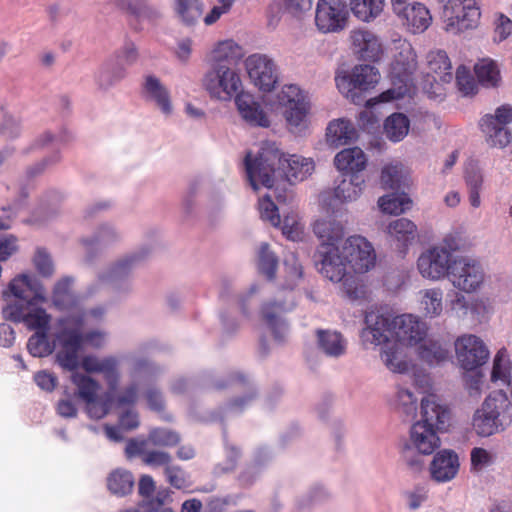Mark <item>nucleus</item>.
<instances>
[{
    "label": "nucleus",
    "mask_w": 512,
    "mask_h": 512,
    "mask_svg": "<svg viewBox=\"0 0 512 512\" xmlns=\"http://www.w3.org/2000/svg\"><path fill=\"white\" fill-rule=\"evenodd\" d=\"M6 306L2 314L6 320L24 323L36 332L29 338L27 349L34 357H45L53 352L54 345L48 340L47 331L51 316L39 303L47 301L46 292L40 281L33 276L22 274L11 280L3 291Z\"/></svg>",
    "instance_id": "1"
},
{
    "label": "nucleus",
    "mask_w": 512,
    "mask_h": 512,
    "mask_svg": "<svg viewBox=\"0 0 512 512\" xmlns=\"http://www.w3.org/2000/svg\"><path fill=\"white\" fill-rule=\"evenodd\" d=\"M245 169L250 185L258 190L260 186L272 188L278 176L290 183L303 181L314 171V162L299 155L286 157L275 143L264 142L254 158L250 152L246 155Z\"/></svg>",
    "instance_id": "2"
},
{
    "label": "nucleus",
    "mask_w": 512,
    "mask_h": 512,
    "mask_svg": "<svg viewBox=\"0 0 512 512\" xmlns=\"http://www.w3.org/2000/svg\"><path fill=\"white\" fill-rule=\"evenodd\" d=\"M511 423L512 403L503 391L491 393L472 417V427L482 437L503 432Z\"/></svg>",
    "instance_id": "3"
},
{
    "label": "nucleus",
    "mask_w": 512,
    "mask_h": 512,
    "mask_svg": "<svg viewBox=\"0 0 512 512\" xmlns=\"http://www.w3.org/2000/svg\"><path fill=\"white\" fill-rule=\"evenodd\" d=\"M278 102L290 131L302 132L307 126L310 109L307 93L296 84H286L278 94Z\"/></svg>",
    "instance_id": "4"
},
{
    "label": "nucleus",
    "mask_w": 512,
    "mask_h": 512,
    "mask_svg": "<svg viewBox=\"0 0 512 512\" xmlns=\"http://www.w3.org/2000/svg\"><path fill=\"white\" fill-rule=\"evenodd\" d=\"M442 5L445 29L450 33H460L477 26L480 9L475 0H436Z\"/></svg>",
    "instance_id": "5"
},
{
    "label": "nucleus",
    "mask_w": 512,
    "mask_h": 512,
    "mask_svg": "<svg viewBox=\"0 0 512 512\" xmlns=\"http://www.w3.org/2000/svg\"><path fill=\"white\" fill-rule=\"evenodd\" d=\"M142 257L137 253L126 255L99 272L95 282L88 287V294L92 295L104 286H108L116 292L130 291L129 274Z\"/></svg>",
    "instance_id": "6"
},
{
    "label": "nucleus",
    "mask_w": 512,
    "mask_h": 512,
    "mask_svg": "<svg viewBox=\"0 0 512 512\" xmlns=\"http://www.w3.org/2000/svg\"><path fill=\"white\" fill-rule=\"evenodd\" d=\"M450 282L460 291L472 293L480 289L485 280V272L476 259L456 256L450 271Z\"/></svg>",
    "instance_id": "7"
},
{
    "label": "nucleus",
    "mask_w": 512,
    "mask_h": 512,
    "mask_svg": "<svg viewBox=\"0 0 512 512\" xmlns=\"http://www.w3.org/2000/svg\"><path fill=\"white\" fill-rule=\"evenodd\" d=\"M360 341L366 349L385 348L394 342L391 317L376 311L366 312L364 327L360 332Z\"/></svg>",
    "instance_id": "8"
},
{
    "label": "nucleus",
    "mask_w": 512,
    "mask_h": 512,
    "mask_svg": "<svg viewBox=\"0 0 512 512\" xmlns=\"http://www.w3.org/2000/svg\"><path fill=\"white\" fill-rule=\"evenodd\" d=\"M456 256L447 254L441 247L434 245L423 251L417 260L420 275L431 281L450 277L452 263Z\"/></svg>",
    "instance_id": "9"
},
{
    "label": "nucleus",
    "mask_w": 512,
    "mask_h": 512,
    "mask_svg": "<svg viewBox=\"0 0 512 512\" xmlns=\"http://www.w3.org/2000/svg\"><path fill=\"white\" fill-rule=\"evenodd\" d=\"M342 254L347 265L355 273H366L376 263V253L372 244L359 235L350 236L342 245Z\"/></svg>",
    "instance_id": "10"
},
{
    "label": "nucleus",
    "mask_w": 512,
    "mask_h": 512,
    "mask_svg": "<svg viewBox=\"0 0 512 512\" xmlns=\"http://www.w3.org/2000/svg\"><path fill=\"white\" fill-rule=\"evenodd\" d=\"M206 90L219 100H230L241 87L238 73L230 66H216L204 79Z\"/></svg>",
    "instance_id": "11"
},
{
    "label": "nucleus",
    "mask_w": 512,
    "mask_h": 512,
    "mask_svg": "<svg viewBox=\"0 0 512 512\" xmlns=\"http://www.w3.org/2000/svg\"><path fill=\"white\" fill-rule=\"evenodd\" d=\"M455 351L460 366L472 371L484 365L490 352L483 340L472 334H465L455 341Z\"/></svg>",
    "instance_id": "12"
},
{
    "label": "nucleus",
    "mask_w": 512,
    "mask_h": 512,
    "mask_svg": "<svg viewBox=\"0 0 512 512\" xmlns=\"http://www.w3.org/2000/svg\"><path fill=\"white\" fill-rule=\"evenodd\" d=\"M380 79L376 66H354L351 71L339 70L335 77L338 90L349 96L355 89L373 88Z\"/></svg>",
    "instance_id": "13"
},
{
    "label": "nucleus",
    "mask_w": 512,
    "mask_h": 512,
    "mask_svg": "<svg viewBox=\"0 0 512 512\" xmlns=\"http://www.w3.org/2000/svg\"><path fill=\"white\" fill-rule=\"evenodd\" d=\"M348 17L345 0H319L316 6L315 24L323 33L344 29Z\"/></svg>",
    "instance_id": "14"
},
{
    "label": "nucleus",
    "mask_w": 512,
    "mask_h": 512,
    "mask_svg": "<svg viewBox=\"0 0 512 512\" xmlns=\"http://www.w3.org/2000/svg\"><path fill=\"white\" fill-rule=\"evenodd\" d=\"M319 272L331 282L339 283L347 274V262L338 246L320 244L315 253Z\"/></svg>",
    "instance_id": "15"
},
{
    "label": "nucleus",
    "mask_w": 512,
    "mask_h": 512,
    "mask_svg": "<svg viewBox=\"0 0 512 512\" xmlns=\"http://www.w3.org/2000/svg\"><path fill=\"white\" fill-rule=\"evenodd\" d=\"M61 331L57 335L59 350L56 354L57 363L65 370L74 371L79 365L81 347L80 336L71 330L65 318L61 319Z\"/></svg>",
    "instance_id": "16"
},
{
    "label": "nucleus",
    "mask_w": 512,
    "mask_h": 512,
    "mask_svg": "<svg viewBox=\"0 0 512 512\" xmlns=\"http://www.w3.org/2000/svg\"><path fill=\"white\" fill-rule=\"evenodd\" d=\"M391 325L393 326L394 341L400 344L415 346L424 340L427 335L426 323L412 314L391 317Z\"/></svg>",
    "instance_id": "17"
},
{
    "label": "nucleus",
    "mask_w": 512,
    "mask_h": 512,
    "mask_svg": "<svg viewBox=\"0 0 512 512\" xmlns=\"http://www.w3.org/2000/svg\"><path fill=\"white\" fill-rule=\"evenodd\" d=\"M142 99L154 105L164 116H171L174 108L168 87L154 74L143 76L141 83Z\"/></svg>",
    "instance_id": "18"
},
{
    "label": "nucleus",
    "mask_w": 512,
    "mask_h": 512,
    "mask_svg": "<svg viewBox=\"0 0 512 512\" xmlns=\"http://www.w3.org/2000/svg\"><path fill=\"white\" fill-rule=\"evenodd\" d=\"M82 368L87 373L101 374L111 392H114L121 380L120 359L113 355L98 357L87 355L82 359Z\"/></svg>",
    "instance_id": "19"
},
{
    "label": "nucleus",
    "mask_w": 512,
    "mask_h": 512,
    "mask_svg": "<svg viewBox=\"0 0 512 512\" xmlns=\"http://www.w3.org/2000/svg\"><path fill=\"white\" fill-rule=\"evenodd\" d=\"M351 44L354 54L359 60L375 64L383 56V47L379 38L368 30H354L351 32Z\"/></svg>",
    "instance_id": "20"
},
{
    "label": "nucleus",
    "mask_w": 512,
    "mask_h": 512,
    "mask_svg": "<svg viewBox=\"0 0 512 512\" xmlns=\"http://www.w3.org/2000/svg\"><path fill=\"white\" fill-rule=\"evenodd\" d=\"M294 306L295 303L291 299L289 302H269L262 307V318L271 329L274 340L279 344L284 343L289 335V326L281 314L291 310Z\"/></svg>",
    "instance_id": "21"
},
{
    "label": "nucleus",
    "mask_w": 512,
    "mask_h": 512,
    "mask_svg": "<svg viewBox=\"0 0 512 512\" xmlns=\"http://www.w3.org/2000/svg\"><path fill=\"white\" fill-rule=\"evenodd\" d=\"M235 104L242 119L251 126L267 128L270 118L262 103L252 94L241 92L235 97Z\"/></svg>",
    "instance_id": "22"
},
{
    "label": "nucleus",
    "mask_w": 512,
    "mask_h": 512,
    "mask_svg": "<svg viewBox=\"0 0 512 512\" xmlns=\"http://www.w3.org/2000/svg\"><path fill=\"white\" fill-rule=\"evenodd\" d=\"M450 421V411L434 394L421 399V420L438 430H445Z\"/></svg>",
    "instance_id": "23"
},
{
    "label": "nucleus",
    "mask_w": 512,
    "mask_h": 512,
    "mask_svg": "<svg viewBox=\"0 0 512 512\" xmlns=\"http://www.w3.org/2000/svg\"><path fill=\"white\" fill-rule=\"evenodd\" d=\"M431 478L438 483L449 482L455 478L459 470V459L452 450H441L430 464Z\"/></svg>",
    "instance_id": "24"
},
{
    "label": "nucleus",
    "mask_w": 512,
    "mask_h": 512,
    "mask_svg": "<svg viewBox=\"0 0 512 512\" xmlns=\"http://www.w3.org/2000/svg\"><path fill=\"white\" fill-rule=\"evenodd\" d=\"M440 430L422 422H415L410 428V443L423 455L432 454L440 446Z\"/></svg>",
    "instance_id": "25"
},
{
    "label": "nucleus",
    "mask_w": 512,
    "mask_h": 512,
    "mask_svg": "<svg viewBox=\"0 0 512 512\" xmlns=\"http://www.w3.org/2000/svg\"><path fill=\"white\" fill-rule=\"evenodd\" d=\"M380 359L390 372L396 374H407L415 366L401 344L396 341L381 348Z\"/></svg>",
    "instance_id": "26"
},
{
    "label": "nucleus",
    "mask_w": 512,
    "mask_h": 512,
    "mask_svg": "<svg viewBox=\"0 0 512 512\" xmlns=\"http://www.w3.org/2000/svg\"><path fill=\"white\" fill-rule=\"evenodd\" d=\"M404 67L405 66H392V87L380 95L382 102L400 99L414 92L416 83L406 72H403Z\"/></svg>",
    "instance_id": "27"
},
{
    "label": "nucleus",
    "mask_w": 512,
    "mask_h": 512,
    "mask_svg": "<svg viewBox=\"0 0 512 512\" xmlns=\"http://www.w3.org/2000/svg\"><path fill=\"white\" fill-rule=\"evenodd\" d=\"M402 24L414 33L424 32L431 24L432 17L430 11L422 3L414 2L403 13L397 15Z\"/></svg>",
    "instance_id": "28"
},
{
    "label": "nucleus",
    "mask_w": 512,
    "mask_h": 512,
    "mask_svg": "<svg viewBox=\"0 0 512 512\" xmlns=\"http://www.w3.org/2000/svg\"><path fill=\"white\" fill-rule=\"evenodd\" d=\"M416 346L418 359L430 367L441 365L449 358L448 347L438 340L424 338Z\"/></svg>",
    "instance_id": "29"
},
{
    "label": "nucleus",
    "mask_w": 512,
    "mask_h": 512,
    "mask_svg": "<svg viewBox=\"0 0 512 512\" xmlns=\"http://www.w3.org/2000/svg\"><path fill=\"white\" fill-rule=\"evenodd\" d=\"M120 233L110 224L100 225L94 234L90 237H83L80 242L86 249L88 256L87 262L92 261L91 252L105 248L120 239Z\"/></svg>",
    "instance_id": "30"
},
{
    "label": "nucleus",
    "mask_w": 512,
    "mask_h": 512,
    "mask_svg": "<svg viewBox=\"0 0 512 512\" xmlns=\"http://www.w3.org/2000/svg\"><path fill=\"white\" fill-rule=\"evenodd\" d=\"M367 158L358 147L346 148L336 154L334 164L343 174H359L366 167Z\"/></svg>",
    "instance_id": "31"
},
{
    "label": "nucleus",
    "mask_w": 512,
    "mask_h": 512,
    "mask_svg": "<svg viewBox=\"0 0 512 512\" xmlns=\"http://www.w3.org/2000/svg\"><path fill=\"white\" fill-rule=\"evenodd\" d=\"M387 232L396 242L397 249L404 253L417 237V226L407 218H399L389 223Z\"/></svg>",
    "instance_id": "32"
},
{
    "label": "nucleus",
    "mask_w": 512,
    "mask_h": 512,
    "mask_svg": "<svg viewBox=\"0 0 512 512\" xmlns=\"http://www.w3.org/2000/svg\"><path fill=\"white\" fill-rule=\"evenodd\" d=\"M85 314H81L78 316L75 315H67L65 316V320L67 324L71 325V330L77 333L81 338V347L84 345L91 346L93 348H102L107 339V334L103 330L95 329L85 332L84 318Z\"/></svg>",
    "instance_id": "33"
},
{
    "label": "nucleus",
    "mask_w": 512,
    "mask_h": 512,
    "mask_svg": "<svg viewBox=\"0 0 512 512\" xmlns=\"http://www.w3.org/2000/svg\"><path fill=\"white\" fill-rule=\"evenodd\" d=\"M315 235L321 240V244L333 245L336 244L344 236L343 225L332 218H321L315 221L313 225Z\"/></svg>",
    "instance_id": "34"
},
{
    "label": "nucleus",
    "mask_w": 512,
    "mask_h": 512,
    "mask_svg": "<svg viewBox=\"0 0 512 512\" xmlns=\"http://www.w3.org/2000/svg\"><path fill=\"white\" fill-rule=\"evenodd\" d=\"M74 283V278L65 276L59 279L52 291V302L59 310L74 311L77 306L75 297L71 290Z\"/></svg>",
    "instance_id": "35"
},
{
    "label": "nucleus",
    "mask_w": 512,
    "mask_h": 512,
    "mask_svg": "<svg viewBox=\"0 0 512 512\" xmlns=\"http://www.w3.org/2000/svg\"><path fill=\"white\" fill-rule=\"evenodd\" d=\"M391 406L401 417L412 420L417 414L418 399L411 390L398 386Z\"/></svg>",
    "instance_id": "36"
},
{
    "label": "nucleus",
    "mask_w": 512,
    "mask_h": 512,
    "mask_svg": "<svg viewBox=\"0 0 512 512\" xmlns=\"http://www.w3.org/2000/svg\"><path fill=\"white\" fill-rule=\"evenodd\" d=\"M356 136L357 132L353 123L346 119L334 120L327 127V141L334 147L345 145Z\"/></svg>",
    "instance_id": "37"
},
{
    "label": "nucleus",
    "mask_w": 512,
    "mask_h": 512,
    "mask_svg": "<svg viewBox=\"0 0 512 512\" xmlns=\"http://www.w3.org/2000/svg\"><path fill=\"white\" fill-rule=\"evenodd\" d=\"M365 179L360 174H343L342 180L335 187V197L343 202L355 201L362 194Z\"/></svg>",
    "instance_id": "38"
},
{
    "label": "nucleus",
    "mask_w": 512,
    "mask_h": 512,
    "mask_svg": "<svg viewBox=\"0 0 512 512\" xmlns=\"http://www.w3.org/2000/svg\"><path fill=\"white\" fill-rule=\"evenodd\" d=\"M419 307L424 316L436 318L443 311V290L439 287L427 288L419 291Z\"/></svg>",
    "instance_id": "39"
},
{
    "label": "nucleus",
    "mask_w": 512,
    "mask_h": 512,
    "mask_svg": "<svg viewBox=\"0 0 512 512\" xmlns=\"http://www.w3.org/2000/svg\"><path fill=\"white\" fill-rule=\"evenodd\" d=\"M244 56V48L234 40L219 42L212 50L211 54L215 64H238Z\"/></svg>",
    "instance_id": "40"
},
{
    "label": "nucleus",
    "mask_w": 512,
    "mask_h": 512,
    "mask_svg": "<svg viewBox=\"0 0 512 512\" xmlns=\"http://www.w3.org/2000/svg\"><path fill=\"white\" fill-rule=\"evenodd\" d=\"M248 76L259 90L270 92L279 82L276 66H248Z\"/></svg>",
    "instance_id": "41"
},
{
    "label": "nucleus",
    "mask_w": 512,
    "mask_h": 512,
    "mask_svg": "<svg viewBox=\"0 0 512 512\" xmlns=\"http://www.w3.org/2000/svg\"><path fill=\"white\" fill-rule=\"evenodd\" d=\"M318 346L329 357H340L345 354L346 340L341 333L331 330L317 331Z\"/></svg>",
    "instance_id": "42"
},
{
    "label": "nucleus",
    "mask_w": 512,
    "mask_h": 512,
    "mask_svg": "<svg viewBox=\"0 0 512 512\" xmlns=\"http://www.w3.org/2000/svg\"><path fill=\"white\" fill-rule=\"evenodd\" d=\"M480 126L490 146L504 148L510 143V130L501 125L493 126V119L491 117H483Z\"/></svg>",
    "instance_id": "43"
},
{
    "label": "nucleus",
    "mask_w": 512,
    "mask_h": 512,
    "mask_svg": "<svg viewBox=\"0 0 512 512\" xmlns=\"http://www.w3.org/2000/svg\"><path fill=\"white\" fill-rule=\"evenodd\" d=\"M456 87L462 96H474L478 93L479 81L476 68L472 66H457L455 72Z\"/></svg>",
    "instance_id": "44"
},
{
    "label": "nucleus",
    "mask_w": 512,
    "mask_h": 512,
    "mask_svg": "<svg viewBox=\"0 0 512 512\" xmlns=\"http://www.w3.org/2000/svg\"><path fill=\"white\" fill-rule=\"evenodd\" d=\"M109 491L116 496L129 494L134 486V477L131 472L125 469H116L107 478Z\"/></svg>",
    "instance_id": "45"
},
{
    "label": "nucleus",
    "mask_w": 512,
    "mask_h": 512,
    "mask_svg": "<svg viewBox=\"0 0 512 512\" xmlns=\"http://www.w3.org/2000/svg\"><path fill=\"white\" fill-rule=\"evenodd\" d=\"M511 362L505 348L500 349L494 357L491 371V381L497 385H506L512 382Z\"/></svg>",
    "instance_id": "46"
},
{
    "label": "nucleus",
    "mask_w": 512,
    "mask_h": 512,
    "mask_svg": "<svg viewBox=\"0 0 512 512\" xmlns=\"http://www.w3.org/2000/svg\"><path fill=\"white\" fill-rule=\"evenodd\" d=\"M412 201L406 193H391L379 198L378 206L382 212L399 215L411 208Z\"/></svg>",
    "instance_id": "47"
},
{
    "label": "nucleus",
    "mask_w": 512,
    "mask_h": 512,
    "mask_svg": "<svg viewBox=\"0 0 512 512\" xmlns=\"http://www.w3.org/2000/svg\"><path fill=\"white\" fill-rule=\"evenodd\" d=\"M385 0H350L351 11L361 21L368 22L383 11Z\"/></svg>",
    "instance_id": "48"
},
{
    "label": "nucleus",
    "mask_w": 512,
    "mask_h": 512,
    "mask_svg": "<svg viewBox=\"0 0 512 512\" xmlns=\"http://www.w3.org/2000/svg\"><path fill=\"white\" fill-rule=\"evenodd\" d=\"M410 121L402 113H394L389 116L384 124L385 134L393 142H399L408 134Z\"/></svg>",
    "instance_id": "49"
},
{
    "label": "nucleus",
    "mask_w": 512,
    "mask_h": 512,
    "mask_svg": "<svg viewBox=\"0 0 512 512\" xmlns=\"http://www.w3.org/2000/svg\"><path fill=\"white\" fill-rule=\"evenodd\" d=\"M73 384L77 388V395L84 402H91L100 389V384L88 375L74 372L71 376Z\"/></svg>",
    "instance_id": "50"
},
{
    "label": "nucleus",
    "mask_w": 512,
    "mask_h": 512,
    "mask_svg": "<svg viewBox=\"0 0 512 512\" xmlns=\"http://www.w3.org/2000/svg\"><path fill=\"white\" fill-rule=\"evenodd\" d=\"M175 11L184 24L191 26L202 15V2L200 0H175Z\"/></svg>",
    "instance_id": "51"
},
{
    "label": "nucleus",
    "mask_w": 512,
    "mask_h": 512,
    "mask_svg": "<svg viewBox=\"0 0 512 512\" xmlns=\"http://www.w3.org/2000/svg\"><path fill=\"white\" fill-rule=\"evenodd\" d=\"M405 167L402 163L395 161L383 167L381 183L385 188L399 189L404 181Z\"/></svg>",
    "instance_id": "52"
},
{
    "label": "nucleus",
    "mask_w": 512,
    "mask_h": 512,
    "mask_svg": "<svg viewBox=\"0 0 512 512\" xmlns=\"http://www.w3.org/2000/svg\"><path fill=\"white\" fill-rule=\"evenodd\" d=\"M391 64H416V53L411 43L405 39L394 40L390 47Z\"/></svg>",
    "instance_id": "53"
},
{
    "label": "nucleus",
    "mask_w": 512,
    "mask_h": 512,
    "mask_svg": "<svg viewBox=\"0 0 512 512\" xmlns=\"http://www.w3.org/2000/svg\"><path fill=\"white\" fill-rule=\"evenodd\" d=\"M258 267L269 280L275 277L278 267V258L267 243H262L258 251Z\"/></svg>",
    "instance_id": "54"
},
{
    "label": "nucleus",
    "mask_w": 512,
    "mask_h": 512,
    "mask_svg": "<svg viewBox=\"0 0 512 512\" xmlns=\"http://www.w3.org/2000/svg\"><path fill=\"white\" fill-rule=\"evenodd\" d=\"M269 454L266 451H259L254 462L248 465L239 475V482L242 486L252 485L260 476L264 462L268 460Z\"/></svg>",
    "instance_id": "55"
},
{
    "label": "nucleus",
    "mask_w": 512,
    "mask_h": 512,
    "mask_svg": "<svg viewBox=\"0 0 512 512\" xmlns=\"http://www.w3.org/2000/svg\"><path fill=\"white\" fill-rule=\"evenodd\" d=\"M476 68L479 85L485 88H497L502 78L498 66H472Z\"/></svg>",
    "instance_id": "56"
},
{
    "label": "nucleus",
    "mask_w": 512,
    "mask_h": 512,
    "mask_svg": "<svg viewBox=\"0 0 512 512\" xmlns=\"http://www.w3.org/2000/svg\"><path fill=\"white\" fill-rule=\"evenodd\" d=\"M148 440L155 446L171 447L177 445L181 438L176 431L167 428H154L149 432Z\"/></svg>",
    "instance_id": "57"
},
{
    "label": "nucleus",
    "mask_w": 512,
    "mask_h": 512,
    "mask_svg": "<svg viewBox=\"0 0 512 512\" xmlns=\"http://www.w3.org/2000/svg\"><path fill=\"white\" fill-rule=\"evenodd\" d=\"M125 77L122 66H104L98 72L97 81L101 88L108 89Z\"/></svg>",
    "instance_id": "58"
},
{
    "label": "nucleus",
    "mask_w": 512,
    "mask_h": 512,
    "mask_svg": "<svg viewBox=\"0 0 512 512\" xmlns=\"http://www.w3.org/2000/svg\"><path fill=\"white\" fill-rule=\"evenodd\" d=\"M284 267L287 274V288L293 289L298 280L302 278L303 268L295 253L290 252L284 258Z\"/></svg>",
    "instance_id": "59"
},
{
    "label": "nucleus",
    "mask_w": 512,
    "mask_h": 512,
    "mask_svg": "<svg viewBox=\"0 0 512 512\" xmlns=\"http://www.w3.org/2000/svg\"><path fill=\"white\" fill-rule=\"evenodd\" d=\"M259 212L261 219L268 221L272 226L278 227L281 225L278 208L268 196L259 200Z\"/></svg>",
    "instance_id": "60"
},
{
    "label": "nucleus",
    "mask_w": 512,
    "mask_h": 512,
    "mask_svg": "<svg viewBox=\"0 0 512 512\" xmlns=\"http://www.w3.org/2000/svg\"><path fill=\"white\" fill-rule=\"evenodd\" d=\"M327 492L321 486L313 487L306 494L296 500V508L299 512L304 511L327 497Z\"/></svg>",
    "instance_id": "61"
},
{
    "label": "nucleus",
    "mask_w": 512,
    "mask_h": 512,
    "mask_svg": "<svg viewBox=\"0 0 512 512\" xmlns=\"http://www.w3.org/2000/svg\"><path fill=\"white\" fill-rule=\"evenodd\" d=\"M89 417L101 419L106 416L111 408L112 402L110 396L98 398L97 396L91 402H85Z\"/></svg>",
    "instance_id": "62"
},
{
    "label": "nucleus",
    "mask_w": 512,
    "mask_h": 512,
    "mask_svg": "<svg viewBox=\"0 0 512 512\" xmlns=\"http://www.w3.org/2000/svg\"><path fill=\"white\" fill-rule=\"evenodd\" d=\"M282 232L289 240L296 241L300 239L302 235V226L295 213H290L284 216Z\"/></svg>",
    "instance_id": "63"
},
{
    "label": "nucleus",
    "mask_w": 512,
    "mask_h": 512,
    "mask_svg": "<svg viewBox=\"0 0 512 512\" xmlns=\"http://www.w3.org/2000/svg\"><path fill=\"white\" fill-rule=\"evenodd\" d=\"M34 265L44 277H50L54 273V265L51 256L43 248H38L34 256Z\"/></svg>",
    "instance_id": "64"
}]
</instances>
